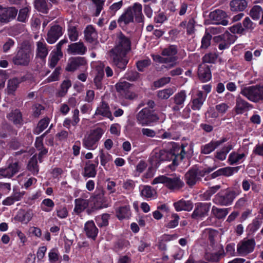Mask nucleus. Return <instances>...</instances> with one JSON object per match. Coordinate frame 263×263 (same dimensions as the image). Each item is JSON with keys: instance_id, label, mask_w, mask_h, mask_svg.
<instances>
[{"instance_id": "obj_18", "label": "nucleus", "mask_w": 263, "mask_h": 263, "mask_svg": "<svg viewBox=\"0 0 263 263\" xmlns=\"http://www.w3.org/2000/svg\"><path fill=\"white\" fill-rule=\"evenodd\" d=\"M227 15L226 13L221 10L217 9L210 12L209 17L211 21H214V24H221L226 26L228 24V21L225 20Z\"/></svg>"}, {"instance_id": "obj_8", "label": "nucleus", "mask_w": 263, "mask_h": 263, "mask_svg": "<svg viewBox=\"0 0 263 263\" xmlns=\"http://www.w3.org/2000/svg\"><path fill=\"white\" fill-rule=\"evenodd\" d=\"M236 196L235 191L227 189L216 195L213 201L215 203L220 205L228 206L231 204Z\"/></svg>"}, {"instance_id": "obj_60", "label": "nucleus", "mask_w": 263, "mask_h": 263, "mask_svg": "<svg viewBox=\"0 0 263 263\" xmlns=\"http://www.w3.org/2000/svg\"><path fill=\"white\" fill-rule=\"evenodd\" d=\"M140 75V73L135 70H130L126 72L124 77L127 80L134 82L139 78Z\"/></svg>"}, {"instance_id": "obj_29", "label": "nucleus", "mask_w": 263, "mask_h": 263, "mask_svg": "<svg viewBox=\"0 0 263 263\" xmlns=\"http://www.w3.org/2000/svg\"><path fill=\"white\" fill-rule=\"evenodd\" d=\"M173 205L177 212L190 211L193 208V203L191 201L185 200L183 199L174 202Z\"/></svg>"}, {"instance_id": "obj_39", "label": "nucleus", "mask_w": 263, "mask_h": 263, "mask_svg": "<svg viewBox=\"0 0 263 263\" xmlns=\"http://www.w3.org/2000/svg\"><path fill=\"white\" fill-rule=\"evenodd\" d=\"M32 215L33 213L31 210L27 211L20 210L16 215V218L20 222L27 223L31 220Z\"/></svg>"}, {"instance_id": "obj_28", "label": "nucleus", "mask_w": 263, "mask_h": 263, "mask_svg": "<svg viewBox=\"0 0 263 263\" xmlns=\"http://www.w3.org/2000/svg\"><path fill=\"white\" fill-rule=\"evenodd\" d=\"M199 79L202 82H205L211 79V72L210 67L204 64L199 65L198 71Z\"/></svg>"}, {"instance_id": "obj_15", "label": "nucleus", "mask_w": 263, "mask_h": 263, "mask_svg": "<svg viewBox=\"0 0 263 263\" xmlns=\"http://www.w3.org/2000/svg\"><path fill=\"white\" fill-rule=\"evenodd\" d=\"M131 85L126 81L120 82L116 84V88L123 98L133 100L135 97V94L130 90Z\"/></svg>"}, {"instance_id": "obj_56", "label": "nucleus", "mask_w": 263, "mask_h": 263, "mask_svg": "<svg viewBox=\"0 0 263 263\" xmlns=\"http://www.w3.org/2000/svg\"><path fill=\"white\" fill-rule=\"evenodd\" d=\"M68 35L69 40L72 42L76 41L78 40L79 33L76 26H71L68 29Z\"/></svg>"}, {"instance_id": "obj_32", "label": "nucleus", "mask_w": 263, "mask_h": 263, "mask_svg": "<svg viewBox=\"0 0 263 263\" xmlns=\"http://www.w3.org/2000/svg\"><path fill=\"white\" fill-rule=\"evenodd\" d=\"M230 9L233 12H241L248 7L246 0H232L230 2Z\"/></svg>"}, {"instance_id": "obj_50", "label": "nucleus", "mask_w": 263, "mask_h": 263, "mask_svg": "<svg viewBox=\"0 0 263 263\" xmlns=\"http://www.w3.org/2000/svg\"><path fill=\"white\" fill-rule=\"evenodd\" d=\"M30 12V8L27 7L20 9L17 16V21L25 23L29 17Z\"/></svg>"}, {"instance_id": "obj_10", "label": "nucleus", "mask_w": 263, "mask_h": 263, "mask_svg": "<svg viewBox=\"0 0 263 263\" xmlns=\"http://www.w3.org/2000/svg\"><path fill=\"white\" fill-rule=\"evenodd\" d=\"M131 49L130 40L122 32L117 35V45L111 50L120 51L128 53Z\"/></svg>"}, {"instance_id": "obj_61", "label": "nucleus", "mask_w": 263, "mask_h": 263, "mask_svg": "<svg viewBox=\"0 0 263 263\" xmlns=\"http://www.w3.org/2000/svg\"><path fill=\"white\" fill-rule=\"evenodd\" d=\"M262 9L259 6L255 5L253 7L250 11V15L254 20H258L260 17V12Z\"/></svg>"}, {"instance_id": "obj_12", "label": "nucleus", "mask_w": 263, "mask_h": 263, "mask_svg": "<svg viewBox=\"0 0 263 263\" xmlns=\"http://www.w3.org/2000/svg\"><path fill=\"white\" fill-rule=\"evenodd\" d=\"M18 10L14 7H3L0 5V22L7 24L16 16Z\"/></svg>"}, {"instance_id": "obj_24", "label": "nucleus", "mask_w": 263, "mask_h": 263, "mask_svg": "<svg viewBox=\"0 0 263 263\" xmlns=\"http://www.w3.org/2000/svg\"><path fill=\"white\" fill-rule=\"evenodd\" d=\"M171 177L165 176V186L172 191L177 190L182 187L183 183L180 180L179 177L171 175Z\"/></svg>"}, {"instance_id": "obj_63", "label": "nucleus", "mask_w": 263, "mask_h": 263, "mask_svg": "<svg viewBox=\"0 0 263 263\" xmlns=\"http://www.w3.org/2000/svg\"><path fill=\"white\" fill-rule=\"evenodd\" d=\"M232 35L229 32L226 31L223 34L217 36H215L213 37V41L215 43H219V44L223 41H227L230 37H232Z\"/></svg>"}, {"instance_id": "obj_20", "label": "nucleus", "mask_w": 263, "mask_h": 263, "mask_svg": "<svg viewBox=\"0 0 263 263\" xmlns=\"http://www.w3.org/2000/svg\"><path fill=\"white\" fill-rule=\"evenodd\" d=\"M67 53L71 55H84L87 51V48L82 42L69 44L67 49Z\"/></svg>"}, {"instance_id": "obj_4", "label": "nucleus", "mask_w": 263, "mask_h": 263, "mask_svg": "<svg viewBox=\"0 0 263 263\" xmlns=\"http://www.w3.org/2000/svg\"><path fill=\"white\" fill-rule=\"evenodd\" d=\"M104 133V130L99 127L91 129L89 133L85 135L82 140L83 146L87 149L95 150L98 147Z\"/></svg>"}, {"instance_id": "obj_9", "label": "nucleus", "mask_w": 263, "mask_h": 263, "mask_svg": "<svg viewBox=\"0 0 263 263\" xmlns=\"http://www.w3.org/2000/svg\"><path fill=\"white\" fill-rule=\"evenodd\" d=\"M91 202L96 209L106 208L109 206L107 199L104 196V191L102 187H97L93 195L91 196Z\"/></svg>"}, {"instance_id": "obj_2", "label": "nucleus", "mask_w": 263, "mask_h": 263, "mask_svg": "<svg viewBox=\"0 0 263 263\" xmlns=\"http://www.w3.org/2000/svg\"><path fill=\"white\" fill-rule=\"evenodd\" d=\"M33 55V47L29 42L24 41L17 48L12 62L16 66H27L32 60Z\"/></svg>"}, {"instance_id": "obj_31", "label": "nucleus", "mask_w": 263, "mask_h": 263, "mask_svg": "<svg viewBox=\"0 0 263 263\" xmlns=\"http://www.w3.org/2000/svg\"><path fill=\"white\" fill-rule=\"evenodd\" d=\"M85 41L89 43H93L97 38V32L91 25H88L84 31Z\"/></svg>"}, {"instance_id": "obj_1", "label": "nucleus", "mask_w": 263, "mask_h": 263, "mask_svg": "<svg viewBox=\"0 0 263 263\" xmlns=\"http://www.w3.org/2000/svg\"><path fill=\"white\" fill-rule=\"evenodd\" d=\"M142 11V5L139 3L128 7L117 20L119 27L124 30L128 25L134 23V20L137 23H143L144 17Z\"/></svg>"}, {"instance_id": "obj_21", "label": "nucleus", "mask_w": 263, "mask_h": 263, "mask_svg": "<svg viewBox=\"0 0 263 263\" xmlns=\"http://www.w3.org/2000/svg\"><path fill=\"white\" fill-rule=\"evenodd\" d=\"M200 170H199L197 166H194L187 172L185 175V178L186 183L189 186H193L196 184V183L200 179L199 176Z\"/></svg>"}, {"instance_id": "obj_48", "label": "nucleus", "mask_w": 263, "mask_h": 263, "mask_svg": "<svg viewBox=\"0 0 263 263\" xmlns=\"http://www.w3.org/2000/svg\"><path fill=\"white\" fill-rule=\"evenodd\" d=\"M212 212L217 218L222 219L228 214L229 209H220L214 206L212 208Z\"/></svg>"}, {"instance_id": "obj_6", "label": "nucleus", "mask_w": 263, "mask_h": 263, "mask_svg": "<svg viewBox=\"0 0 263 263\" xmlns=\"http://www.w3.org/2000/svg\"><path fill=\"white\" fill-rule=\"evenodd\" d=\"M159 120V117L154 110L145 107L136 115V120L138 124L142 126H151Z\"/></svg>"}, {"instance_id": "obj_14", "label": "nucleus", "mask_w": 263, "mask_h": 263, "mask_svg": "<svg viewBox=\"0 0 263 263\" xmlns=\"http://www.w3.org/2000/svg\"><path fill=\"white\" fill-rule=\"evenodd\" d=\"M255 245V241L254 239H244L238 243L237 252L241 255H247L253 251Z\"/></svg>"}, {"instance_id": "obj_40", "label": "nucleus", "mask_w": 263, "mask_h": 263, "mask_svg": "<svg viewBox=\"0 0 263 263\" xmlns=\"http://www.w3.org/2000/svg\"><path fill=\"white\" fill-rule=\"evenodd\" d=\"M104 77V71L103 69H98L97 73L93 79L95 88L98 90H102L104 88L102 80Z\"/></svg>"}, {"instance_id": "obj_46", "label": "nucleus", "mask_w": 263, "mask_h": 263, "mask_svg": "<svg viewBox=\"0 0 263 263\" xmlns=\"http://www.w3.org/2000/svg\"><path fill=\"white\" fill-rule=\"evenodd\" d=\"M233 148V145L229 144L216 152L215 158L219 160L226 159L227 154Z\"/></svg>"}, {"instance_id": "obj_38", "label": "nucleus", "mask_w": 263, "mask_h": 263, "mask_svg": "<svg viewBox=\"0 0 263 263\" xmlns=\"http://www.w3.org/2000/svg\"><path fill=\"white\" fill-rule=\"evenodd\" d=\"M36 46V57L42 60H45L48 53L46 44L44 41H40L37 42Z\"/></svg>"}, {"instance_id": "obj_17", "label": "nucleus", "mask_w": 263, "mask_h": 263, "mask_svg": "<svg viewBox=\"0 0 263 263\" xmlns=\"http://www.w3.org/2000/svg\"><path fill=\"white\" fill-rule=\"evenodd\" d=\"M63 33V28L60 25L52 26L47 33V42L50 44L55 43Z\"/></svg>"}, {"instance_id": "obj_26", "label": "nucleus", "mask_w": 263, "mask_h": 263, "mask_svg": "<svg viewBox=\"0 0 263 263\" xmlns=\"http://www.w3.org/2000/svg\"><path fill=\"white\" fill-rule=\"evenodd\" d=\"M253 108V105L249 102L238 97L236 100L235 112L237 114H242Z\"/></svg>"}, {"instance_id": "obj_13", "label": "nucleus", "mask_w": 263, "mask_h": 263, "mask_svg": "<svg viewBox=\"0 0 263 263\" xmlns=\"http://www.w3.org/2000/svg\"><path fill=\"white\" fill-rule=\"evenodd\" d=\"M177 46L170 45L165 48V68L170 69L177 65Z\"/></svg>"}, {"instance_id": "obj_41", "label": "nucleus", "mask_w": 263, "mask_h": 263, "mask_svg": "<svg viewBox=\"0 0 263 263\" xmlns=\"http://www.w3.org/2000/svg\"><path fill=\"white\" fill-rule=\"evenodd\" d=\"M7 164V168L12 177L16 174L21 170V164L17 160L9 159L8 160Z\"/></svg>"}, {"instance_id": "obj_47", "label": "nucleus", "mask_w": 263, "mask_h": 263, "mask_svg": "<svg viewBox=\"0 0 263 263\" xmlns=\"http://www.w3.org/2000/svg\"><path fill=\"white\" fill-rule=\"evenodd\" d=\"M140 195L146 198H151L153 196L154 190L149 185H145L141 186L139 188Z\"/></svg>"}, {"instance_id": "obj_25", "label": "nucleus", "mask_w": 263, "mask_h": 263, "mask_svg": "<svg viewBox=\"0 0 263 263\" xmlns=\"http://www.w3.org/2000/svg\"><path fill=\"white\" fill-rule=\"evenodd\" d=\"M227 141V138H223L218 141H211L201 147V153L203 154H209L213 152L217 147Z\"/></svg>"}, {"instance_id": "obj_36", "label": "nucleus", "mask_w": 263, "mask_h": 263, "mask_svg": "<svg viewBox=\"0 0 263 263\" xmlns=\"http://www.w3.org/2000/svg\"><path fill=\"white\" fill-rule=\"evenodd\" d=\"M205 98L206 96H204L203 93L202 91H198L195 98L192 101V109L193 110H200L203 104Z\"/></svg>"}, {"instance_id": "obj_45", "label": "nucleus", "mask_w": 263, "mask_h": 263, "mask_svg": "<svg viewBox=\"0 0 263 263\" xmlns=\"http://www.w3.org/2000/svg\"><path fill=\"white\" fill-rule=\"evenodd\" d=\"M110 217V215L107 213L103 214L101 215L97 216L95 220L98 227L103 228L108 226Z\"/></svg>"}, {"instance_id": "obj_37", "label": "nucleus", "mask_w": 263, "mask_h": 263, "mask_svg": "<svg viewBox=\"0 0 263 263\" xmlns=\"http://www.w3.org/2000/svg\"><path fill=\"white\" fill-rule=\"evenodd\" d=\"M224 252L222 248L216 253L206 252L204 254V258L206 260L211 262H218L220 258L224 256Z\"/></svg>"}, {"instance_id": "obj_5", "label": "nucleus", "mask_w": 263, "mask_h": 263, "mask_svg": "<svg viewBox=\"0 0 263 263\" xmlns=\"http://www.w3.org/2000/svg\"><path fill=\"white\" fill-rule=\"evenodd\" d=\"M127 54V53L121 51H110V62L115 72H119L125 70L129 62Z\"/></svg>"}, {"instance_id": "obj_11", "label": "nucleus", "mask_w": 263, "mask_h": 263, "mask_svg": "<svg viewBox=\"0 0 263 263\" xmlns=\"http://www.w3.org/2000/svg\"><path fill=\"white\" fill-rule=\"evenodd\" d=\"M87 65V60L85 57H71L69 58L65 69L68 72H74L79 68H85Z\"/></svg>"}, {"instance_id": "obj_51", "label": "nucleus", "mask_w": 263, "mask_h": 263, "mask_svg": "<svg viewBox=\"0 0 263 263\" xmlns=\"http://www.w3.org/2000/svg\"><path fill=\"white\" fill-rule=\"evenodd\" d=\"M123 5V2L122 0L113 3L108 8V14L111 17L115 16L117 12L122 7Z\"/></svg>"}, {"instance_id": "obj_22", "label": "nucleus", "mask_w": 263, "mask_h": 263, "mask_svg": "<svg viewBox=\"0 0 263 263\" xmlns=\"http://www.w3.org/2000/svg\"><path fill=\"white\" fill-rule=\"evenodd\" d=\"M8 119L17 127H21L24 123L22 112L18 109L12 110L7 115Z\"/></svg>"}, {"instance_id": "obj_43", "label": "nucleus", "mask_w": 263, "mask_h": 263, "mask_svg": "<svg viewBox=\"0 0 263 263\" xmlns=\"http://www.w3.org/2000/svg\"><path fill=\"white\" fill-rule=\"evenodd\" d=\"M27 168L33 175H36L39 171L37 160L35 156H32L29 160Z\"/></svg>"}, {"instance_id": "obj_33", "label": "nucleus", "mask_w": 263, "mask_h": 263, "mask_svg": "<svg viewBox=\"0 0 263 263\" xmlns=\"http://www.w3.org/2000/svg\"><path fill=\"white\" fill-rule=\"evenodd\" d=\"M89 205V202L87 200L81 198H77L74 200V208L73 212L77 215H79L82 212L87 209Z\"/></svg>"}, {"instance_id": "obj_44", "label": "nucleus", "mask_w": 263, "mask_h": 263, "mask_svg": "<svg viewBox=\"0 0 263 263\" xmlns=\"http://www.w3.org/2000/svg\"><path fill=\"white\" fill-rule=\"evenodd\" d=\"M49 122L50 119L48 117L41 119L37 123L36 127L34 129L33 133L35 135H39L47 127Z\"/></svg>"}, {"instance_id": "obj_52", "label": "nucleus", "mask_w": 263, "mask_h": 263, "mask_svg": "<svg viewBox=\"0 0 263 263\" xmlns=\"http://www.w3.org/2000/svg\"><path fill=\"white\" fill-rule=\"evenodd\" d=\"M54 206V202L49 198L44 199L41 203V209L43 211L46 212L51 211Z\"/></svg>"}, {"instance_id": "obj_23", "label": "nucleus", "mask_w": 263, "mask_h": 263, "mask_svg": "<svg viewBox=\"0 0 263 263\" xmlns=\"http://www.w3.org/2000/svg\"><path fill=\"white\" fill-rule=\"evenodd\" d=\"M211 206L210 203H199L196 204L195 209L192 213V218L197 219L204 216L209 212Z\"/></svg>"}, {"instance_id": "obj_49", "label": "nucleus", "mask_w": 263, "mask_h": 263, "mask_svg": "<svg viewBox=\"0 0 263 263\" xmlns=\"http://www.w3.org/2000/svg\"><path fill=\"white\" fill-rule=\"evenodd\" d=\"M49 260L51 263H61V259L57 249H52L48 253Z\"/></svg>"}, {"instance_id": "obj_30", "label": "nucleus", "mask_w": 263, "mask_h": 263, "mask_svg": "<svg viewBox=\"0 0 263 263\" xmlns=\"http://www.w3.org/2000/svg\"><path fill=\"white\" fill-rule=\"evenodd\" d=\"M116 216L119 220L129 219L131 216V211L129 205L119 207L116 210Z\"/></svg>"}, {"instance_id": "obj_55", "label": "nucleus", "mask_w": 263, "mask_h": 263, "mask_svg": "<svg viewBox=\"0 0 263 263\" xmlns=\"http://www.w3.org/2000/svg\"><path fill=\"white\" fill-rule=\"evenodd\" d=\"M186 96L184 90H181L176 93L173 98L174 101L176 105H182L185 100Z\"/></svg>"}, {"instance_id": "obj_27", "label": "nucleus", "mask_w": 263, "mask_h": 263, "mask_svg": "<svg viewBox=\"0 0 263 263\" xmlns=\"http://www.w3.org/2000/svg\"><path fill=\"white\" fill-rule=\"evenodd\" d=\"M84 229L88 238H91L93 240L96 239L99 230L93 220L87 221L85 223Z\"/></svg>"}, {"instance_id": "obj_35", "label": "nucleus", "mask_w": 263, "mask_h": 263, "mask_svg": "<svg viewBox=\"0 0 263 263\" xmlns=\"http://www.w3.org/2000/svg\"><path fill=\"white\" fill-rule=\"evenodd\" d=\"M96 115H100L103 117L108 118L112 120L114 118L112 116L108 104L105 101L101 102V105L98 107L96 111Z\"/></svg>"}, {"instance_id": "obj_3", "label": "nucleus", "mask_w": 263, "mask_h": 263, "mask_svg": "<svg viewBox=\"0 0 263 263\" xmlns=\"http://www.w3.org/2000/svg\"><path fill=\"white\" fill-rule=\"evenodd\" d=\"M167 147L170 150L165 151V165L172 171H174L178 165L176 161L177 157L181 160L184 158L185 153L183 147H180L178 144L174 142H168Z\"/></svg>"}, {"instance_id": "obj_54", "label": "nucleus", "mask_w": 263, "mask_h": 263, "mask_svg": "<svg viewBox=\"0 0 263 263\" xmlns=\"http://www.w3.org/2000/svg\"><path fill=\"white\" fill-rule=\"evenodd\" d=\"M218 233L217 231L211 229H205L203 232L204 234L208 235L210 245L212 246L215 243V238L217 236Z\"/></svg>"}, {"instance_id": "obj_58", "label": "nucleus", "mask_w": 263, "mask_h": 263, "mask_svg": "<svg viewBox=\"0 0 263 263\" xmlns=\"http://www.w3.org/2000/svg\"><path fill=\"white\" fill-rule=\"evenodd\" d=\"M151 64V61L149 58L139 60L136 63V66L139 71L143 72L145 68L147 67Z\"/></svg>"}, {"instance_id": "obj_64", "label": "nucleus", "mask_w": 263, "mask_h": 263, "mask_svg": "<svg viewBox=\"0 0 263 263\" xmlns=\"http://www.w3.org/2000/svg\"><path fill=\"white\" fill-rule=\"evenodd\" d=\"M212 35L210 33L206 32L201 41V48H207L211 44Z\"/></svg>"}, {"instance_id": "obj_53", "label": "nucleus", "mask_w": 263, "mask_h": 263, "mask_svg": "<svg viewBox=\"0 0 263 263\" xmlns=\"http://www.w3.org/2000/svg\"><path fill=\"white\" fill-rule=\"evenodd\" d=\"M71 83L70 80H64L61 85V89L58 92L59 97H63L67 93L68 89L71 87Z\"/></svg>"}, {"instance_id": "obj_19", "label": "nucleus", "mask_w": 263, "mask_h": 263, "mask_svg": "<svg viewBox=\"0 0 263 263\" xmlns=\"http://www.w3.org/2000/svg\"><path fill=\"white\" fill-rule=\"evenodd\" d=\"M130 247V244L129 240L123 237H120L113 242L111 249L114 252L119 253L123 251H126Z\"/></svg>"}, {"instance_id": "obj_57", "label": "nucleus", "mask_w": 263, "mask_h": 263, "mask_svg": "<svg viewBox=\"0 0 263 263\" xmlns=\"http://www.w3.org/2000/svg\"><path fill=\"white\" fill-rule=\"evenodd\" d=\"M244 157V154H239L236 152H233L229 155L228 161L230 164L233 165L234 164L238 162Z\"/></svg>"}, {"instance_id": "obj_62", "label": "nucleus", "mask_w": 263, "mask_h": 263, "mask_svg": "<svg viewBox=\"0 0 263 263\" xmlns=\"http://www.w3.org/2000/svg\"><path fill=\"white\" fill-rule=\"evenodd\" d=\"M54 212H56V215L61 219L66 218L68 214L67 208L62 206L57 208Z\"/></svg>"}, {"instance_id": "obj_42", "label": "nucleus", "mask_w": 263, "mask_h": 263, "mask_svg": "<svg viewBox=\"0 0 263 263\" xmlns=\"http://www.w3.org/2000/svg\"><path fill=\"white\" fill-rule=\"evenodd\" d=\"M34 8L39 12L47 14L49 12V8L46 0H34L33 2Z\"/></svg>"}, {"instance_id": "obj_7", "label": "nucleus", "mask_w": 263, "mask_h": 263, "mask_svg": "<svg viewBox=\"0 0 263 263\" xmlns=\"http://www.w3.org/2000/svg\"><path fill=\"white\" fill-rule=\"evenodd\" d=\"M240 93L252 102L263 101V85L246 87L241 89Z\"/></svg>"}, {"instance_id": "obj_34", "label": "nucleus", "mask_w": 263, "mask_h": 263, "mask_svg": "<svg viewBox=\"0 0 263 263\" xmlns=\"http://www.w3.org/2000/svg\"><path fill=\"white\" fill-rule=\"evenodd\" d=\"M85 178H94L97 175L96 165L91 163L90 161L87 162L82 173Z\"/></svg>"}, {"instance_id": "obj_16", "label": "nucleus", "mask_w": 263, "mask_h": 263, "mask_svg": "<svg viewBox=\"0 0 263 263\" xmlns=\"http://www.w3.org/2000/svg\"><path fill=\"white\" fill-rule=\"evenodd\" d=\"M151 165L155 168L158 167L160 164L164 161V149L156 148L152 152L148 159Z\"/></svg>"}, {"instance_id": "obj_59", "label": "nucleus", "mask_w": 263, "mask_h": 263, "mask_svg": "<svg viewBox=\"0 0 263 263\" xmlns=\"http://www.w3.org/2000/svg\"><path fill=\"white\" fill-rule=\"evenodd\" d=\"M218 55L215 53L210 52L205 54L202 58L203 64L214 63L217 60Z\"/></svg>"}]
</instances>
